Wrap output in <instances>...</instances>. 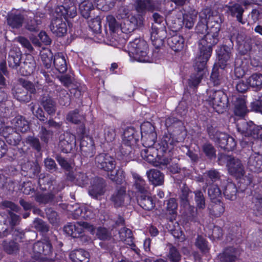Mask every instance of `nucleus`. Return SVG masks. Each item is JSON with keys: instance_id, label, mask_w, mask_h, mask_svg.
<instances>
[{"instance_id": "nucleus-1", "label": "nucleus", "mask_w": 262, "mask_h": 262, "mask_svg": "<svg viewBox=\"0 0 262 262\" xmlns=\"http://www.w3.org/2000/svg\"><path fill=\"white\" fill-rule=\"evenodd\" d=\"M214 21L216 22L215 24L209 26V31L200 40L199 44L200 53L196 58L206 61H208L212 54L213 47L216 45L219 40V34L223 20L219 16H216Z\"/></svg>"}, {"instance_id": "nucleus-2", "label": "nucleus", "mask_w": 262, "mask_h": 262, "mask_svg": "<svg viewBox=\"0 0 262 262\" xmlns=\"http://www.w3.org/2000/svg\"><path fill=\"white\" fill-rule=\"evenodd\" d=\"M155 24H152L150 31V39L156 49H158L163 45V39L166 37V30L164 24V18L158 13L152 15Z\"/></svg>"}, {"instance_id": "nucleus-3", "label": "nucleus", "mask_w": 262, "mask_h": 262, "mask_svg": "<svg viewBox=\"0 0 262 262\" xmlns=\"http://www.w3.org/2000/svg\"><path fill=\"white\" fill-rule=\"evenodd\" d=\"M208 133L211 140L226 150H232L236 145V142L233 137L225 133L218 132L213 127L208 128Z\"/></svg>"}, {"instance_id": "nucleus-4", "label": "nucleus", "mask_w": 262, "mask_h": 262, "mask_svg": "<svg viewBox=\"0 0 262 262\" xmlns=\"http://www.w3.org/2000/svg\"><path fill=\"white\" fill-rule=\"evenodd\" d=\"M38 183L41 190H49L54 195L64 188L63 182H58L54 177L48 174L41 173L39 176Z\"/></svg>"}, {"instance_id": "nucleus-5", "label": "nucleus", "mask_w": 262, "mask_h": 262, "mask_svg": "<svg viewBox=\"0 0 262 262\" xmlns=\"http://www.w3.org/2000/svg\"><path fill=\"white\" fill-rule=\"evenodd\" d=\"M129 52L134 59L138 61L145 62L148 60L147 57V44L141 39L136 38L128 45Z\"/></svg>"}, {"instance_id": "nucleus-6", "label": "nucleus", "mask_w": 262, "mask_h": 262, "mask_svg": "<svg viewBox=\"0 0 262 262\" xmlns=\"http://www.w3.org/2000/svg\"><path fill=\"white\" fill-rule=\"evenodd\" d=\"M207 95L206 101L216 112H223L227 107L228 98L222 91L210 90Z\"/></svg>"}, {"instance_id": "nucleus-7", "label": "nucleus", "mask_w": 262, "mask_h": 262, "mask_svg": "<svg viewBox=\"0 0 262 262\" xmlns=\"http://www.w3.org/2000/svg\"><path fill=\"white\" fill-rule=\"evenodd\" d=\"M207 62V61L200 58H195L193 64L195 72L192 74L188 79V85L190 87L195 88L201 82L205 74Z\"/></svg>"}, {"instance_id": "nucleus-8", "label": "nucleus", "mask_w": 262, "mask_h": 262, "mask_svg": "<svg viewBox=\"0 0 262 262\" xmlns=\"http://www.w3.org/2000/svg\"><path fill=\"white\" fill-rule=\"evenodd\" d=\"M131 200L129 194L126 192L124 186H117L112 194L110 201L115 208L127 205Z\"/></svg>"}, {"instance_id": "nucleus-9", "label": "nucleus", "mask_w": 262, "mask_h": 262, "mask_svg": "<svg viewBox=\"0 0 262 262\" xmlns=\"http://www.w3.org/2000/svg\"><path fill=\"white\" fill-rule=\"evenodd\" d=\"M90 225L87 222H80L76 224L69 223L64 227L65 233L73 238H81L86 239V236L83 235L84 229L89 228Z\"/></svg>"}, {"instance_id": "nucleus-10", "label": "nucleus", "mask_w": 262, "mask_h": 262, "mask_svg": "<svg viewBox=\"0 0 262 262\" xmlns=\"http://www.w3.org/2000/svg\"><path fill=\"white\" fill-rule=\"evenodd\" d=\"M95 163L99 169L109 172L115 169L116 161L115 159L106 153H101L95 158Z\"/></svg>"}, {"instance_id": "nucleus-11", "label": "nucleus", "mask_w": 262, "mask_h": 262, "mask_svg": "<svg viewBox=\"0 0 262 262\" xmlns=\"http://www.w3.org/2000/svg\"><path fill=\"white\" fill-rule=\"evenodd\" d=\"M142 139L146 146L154 145L157 139L155 127L149 122L143 123L141 125Z\"/></svg>"}, {"instance_id": "nucleus-12", "label": "nucleus", "mask_w": 262, "mask_h": 262, "mask_svg": "<svg viewBox=\"0 0 262 262\" xmlns=\"http://www.w3.org/2000/svg\"><path fill=\"white\" fill-rule=\"evenodd\" d=\"M70 2L69 5L64 4L62 5L57 6L55 9V12L58 16H62L65 19L73 18L77 14L76 7L74 4L75 2L80 3L83 0H69Z\"/></svg>"}, {"instance_id": "nucleus-13", "label": "nucleus", "mask_w": 262, "mask_h": 262, "mask_svg": "<svg viewBox=\"0 0 262 262\" xmlns=\"http://www.w3.org/2000/svg\"><path fill=\"white\" fill-rule=\"evenodd\" d=\"M144 17L132 16L130 17L123 19L121 23V31L128 34L133 32L137 27H141L143 24Z\"/></svg>"}, {"instance_id": "nucleus-14", "label": "nucleus", "mask_w": 262, "mask_h": 262, "mask_svg": "<svg viewBox=\"0 0 262 262\" xmlns=\"http://www.w3.org/2000/svg\"><path fill=\"white\" fill-rule=\"evenodd\" d=\"M134 7L138 13V16L143 17L147 11L152 12L159 9V6L152 0H136Z\"/></svg>"}, {"instance_id": "nucleus-15", "label": "nucleus", "mask_w": 262, "mask_h": 262, "mask_svg": "<svg viewBox=\"0 0 262 262\" xmlns=\"http://www.w3.org/2000/svg\"><path fill=\"white\" fill-rule=\"evenodd\" d=\"M165 126L169 134L176 137L180 135L185 130L183 123L180 120L173 117L165 120Z\"/></svg>"}, {"instance_id": "nucleus-16", "label": "nucleus", "mask_w": 262, "mask_h": 262, "mask_svg": "<svg viewBox=\"0 0 262 262\" xmlns=\"http://www.w3.org/2000/svg\"><path fill=\"white\" fill-rule=\"evenodd\" d=\"M237 128L239 132L245 136H253L257 137L260 130L258 126L254 124L252 122H247L245 120H242L237 123Z\"/></svg>"}, {"instance_id": "nucleus-17", "label": "nucleus", "mask_w": 262, "mask_h": 262, "mask_svg": "<svg viewBox=\"0 0 262 262\" xmlns=\"http://www.w3.org/2000/svg\"><path fill=\"white\" fill-rule=\"evenodd\" d=\"M106 186L105 181L103 178H95L89 190V193L94 199H99L104 194Z\"/></svg>"}, {"instance_id": "nucleus-18", "label": "nucleus", "mask_w": 262, "mask_h": 262, "mask_svg": "<svg viewBox=\"0 0 262 262\" xmlns=\"http://www.w3.org/2000/svg\"><path fill=\"white\" fill-rule=\"evenodd\" d=\"M75 145L76 137L74 135L66 132L60 136L59 147L63 152H70Z\"/></svg>"}, {"instance_id": "nucleus-19", "label": "nucleus", "mask_w": 262, "mask_h": 262, "mask_svg": "<svg viewBox=\"0 0 262 262\" xmlns=\"http://www.w3.org/2000/svg\"><path fill=\"white\" fill-rule=\"evenodd\" d=\"M178 142L176 137L171 134H165L160 143L157 146L159 148V151L163 154L167 152L170 154H173L174 147Z\"/></svg>"}, {"instance_id": "nucleus-20", "label": "nucleus", "mask_w": 262, "mask_h": 262, "mask_svg": "<svg viewBox=\"0 0 262 262\" xmlns=\"http://www.w3.org/2000/svg\"><path fill=\"white\" fill-rule=\"evenodd\" d=\"M221 158H223L227 161L228 170L231 174H244V166L238 159L226 155L221 156Z\"/></svg>"}, {"instance_id": "nucleus-21", "label": "nucleus", "mask_w": 262, "mask_h": 262, "mask_svg": "<svg viewBox=\"0 0 262 262\" xmlns=\"http://www.w3.org/2000/svg\"><path fill=\"white\" fill-rule=\"evenodd\" d=\"M232 47L224 45L220 48L217 52L218 66L221 69H224L227 65L229 64L232 57Z\"/></svg>"}, {"instance_id": "nucleus-22", "label": "nucleus", "mask_w": 262, "mask_h": 262, "mask_svg": "<svg viewBox=\"0 0 262 262\" xmlns=\"http://www.w3.org/2000/svg\"><path fill=\"white\" fill-rule=\"evenodd\" d=\"M247 4L246 1L242 0L239 3H234L227 6L228 8L227 12L232 17H236V20L242 25L247 23L246 20L243 19L242 17L244 12V9L242 6H246Z\"/></svg>"}, {"instance_id": "nucleus-23", "label": "nucleus", "mask_w": 262, "mask_h": 262, "mask_svg": "<svg viewBox=\"0 0 262 262\" xmlns=\"http://www.w3.org/2000/svg\"><path fill=\"white\" fill-rule=\"evenodd\" d=\"M24 20V16L19 12H10L6 16V24L12 29H19L21 28Z\"/></svg>"}, {"instance_id": "nucleus-24", "label": "nucleus", "mask_w": 262, "mask_h": 262, "mask_svg": "<svg viewBox=\"0 0 262 262\" xmlns=\"http://www.w3.org/2000/svg\"><path fill=\"white\" fill-rule=\"evenodd\" d=\"M50 29L53 34L58 37L63 36L67 32V24L61 17H57L53 19Z\"/></svg>"}, {"instance_id": "nucleus-25", "label": "nucleus", "mask_w": 262, "mask_h": 262, "mask_svg": "<svg viewBox=\"0 0 262 262\" xmlns=\"http://www.w3.org/2000/svg\"><path fill=\"white\" fill-rule=\"evenodd\" d=\"M238 256V251L232 247L226 248L220 253L215 262H235Z\"/></svg>"}, {"instance_id": "nucleus-26", "label": "nucleus", "mask_w": 262, "mask_h": 262, "mask_svg": "<svg viewBox=\"0 0 262 262\" xmlns=\"http://www.w3.org/2000/svg\"><path fill=\"white\" fill-rule=\"evenodd\" d=\"M182 215L188 221L196 222L199 221L198 208L190 203L180 206Z\"/></svg>"}, {"instance_id": "nucleus-27", "label": "nucleus", "mask_w": 262, "mask_h": 262, "mask_svg": "<svg viewBox=\"0 0 262 262\" xmlns=\"http://www.w3.org/2000/svg\"><path fill=\"white\" fill-rule=\"evenodd\" d=\"M247 167L252 172L262 171V154L255 152L251 155L248 159Z\"/></svg>"}, {"instance_id": "nucleus-28", "label": "nucleus", "mask_w": 262, "mask_h": 262, "mask_svg": "<svg viewBox=\"0 0 262 262\" xmlns=\"http://www.w3.org/2000/svg\"><path fill=\"white\" fill-rule=\"evenodd\" d=\"M81 155L85 157H92L95 154V147L93 141L89 137L81 139L80 142Z\"/></svg>"}, {"instance_id": "nucleus-29", "label": "nucleus", "mask_w": 262, "mask_h": 262, "mask_svg": "<svg viewBox=\"0 0 262 262\" xmlns=\"http://www.w3.org/2000/svg\"><path fill=\"white\" fill-rule=\"evenodd\" d=\"M21 57V52L18 48H11L9 52L7 59L9 66L12 69H16L20 65Z\"/></svg>"}, {"instance_id": "nucleus-30", "label": "nucleus", "mask_w": 262, "mask_h": 262, "mask_svg": "<svg viewBox=\"0 0 262 262\" xmlns=\"http://www.w3.org/2000/svg\"><path fill=\"white\" fill-rule=\"evenodd\" d=\"M152 146H147V148L142 150L141 156L143 159L154 165L155 161H156L157 157L159 156L158 154L162 153L159 151V148L157 146L156 147Z\"/></svg>"}, {"instance_id": "nucleus-31", "label": "nucleus", "mask_w": 262, "mask_h": 262, "mask_svg": "<svg viewBox=\"0 0 262 262\" xmlns=\"http://www.w3.org/2000/svg\"><path fill=\"white\" fill-rule=\"evenodd\" d=\"M132 176L134 179L133 188L136 192L141 194L148 193L149 186L143 178L136 173H133Z\"/></svg>"}, {"instance_id": "nucleus-32", "label": "nucleus", "mask_w": 262, "mask_h": 262, "mask_svg": "<svg viewBox=\"0 0 262 262\" xmlns=\"http://www.w3.org/2000/svg\"><path fill=\"white\" fill-rule=\"evenodd\" d=\"M40 104L49 115H53L56 110V102L49 95H43L40 98Z\"/></svg>"}, {"instance_id": "nucleus-33", "label": "nucleus", "mask_w": 262, "mask_h": 262, "mask_svg": "<svg viewBox=\"0 0 262 262\" xmlns=\"http://www.w3.org/2000/svg\"><path fill=\"white\" fill-rule=\"evenodd\" d=\"M167 21L172 29L179 30L184 25L183 13L181 11L176 12L168 17Z\"/></svg>"}, {"instance_id": "nucleus-34", "label": "nucleus", "mask_w": 262, "mask_h": 262, "mask_svg": "<svg viewBox=\"0 0 262 262\" xmlns=\"http://www.w3.org/2000/svg\"><path fill=\"white\" fill-rule=\"evenodd\" d=\"M12 124L16 130L22 133H27L30 130V125L28 121L23 116H17L12 119Z\"/></svg>"}, {"instance_id": "nucleus-35", "label": "nucleus", "mask_w": 262, "mask_h": 262, "mask_svg": "<svg viewBox=\"0 0 262 262\" xmlns=\"http://www.w3.org/2000/svg\"><path fill=\"white\" fill-rule=\"evenodd\" d=\"M106 20L108 23L110 31L112 32V39L111 41L114 46L117 45L115 41H117L116 34L121 31V23L117 21L113 15H108L106 17Z\"/></svg>"}, {"instance_id": "nucleus-36", "label": "nucleus", "mask_w": 262, "mask_h": 262, "mask_svg": "<svg viewBox=\"0 0 262 262\" xmlns=\"http://www.w3.org/2000/svg\"><path fill=\"white\" fill-rule=\"evenodd\" d=\"M67 179L77 185L83 187L89 182V178L85 173L77 172L75 173L69 172L67 175Z\"/></svg>"}, {"instance_id": "nucleus-37", "label": "nucleus", "mask_w": 262, "mask_h": 262, "mask_svg": "<svg viewBox=\"0 0 262 262\" xmlns=\"http://www.w3.org/2000/svg\"><path fill=\"white\" fill-rule=\"evenodd\" d=\"M148 180L155 186L161 185L164 181V175L158 170L152 169L147 171Z\"/></svg>"}, {"instance_id": "nucleus-38", "label": "nucleus", "mask_w": 262, "mask_h": 262, "mask_svg": "<svg viewBox=\"0 0 262 262\" xmlns=\"http://www.w3.org/2000/svg\"><path fill=\"white\" fill-rule=\"evenodd\" d=\"M137 202L140 206L145 210H151L155 206V203L153 199L148 193L138 195L137 196Z\"/></svg>"}, {"instance_id": "nucleus-39", "label": "nucleus", "mask_w": 262, "mask_h": 262, "mask_svg": "<svg viewBox=\"0 0 262 262\" xmlns=\"http://www.w3.org/2000/svg\"><path fill=\"white\" fill-rule=\"evenodd\" d=\"M90 256L89 253L82 249L73 250L70 254V258L73 262H89Z\"/></svg>"}, {"instance_id": "nucleus-40", "label": "nucleus", "mask_w": 262, "mask_h": 262, "mask_svg": "<svg viewBox=\"0 0 262 262\" xmlns=\"http://www.w3.org/2000/svg\"><path fill=\"white\" fill-rule=\"evenodd\" d=\"M184 42V37L179 35H173L167 40L168 45L175 52H179L183 49Z\"/></svg>"}, {"instance_id": "nucleus-41", "label": "nucleus", "mask_w": 262, "mask_h": 262, "mask_svg": "<svg viewBox=\"0 0 262 262\" xmlns=\"http://www.w3.org/2000/svg\"><path fill=\"white\" fill-rule=\"evenodd\" d=\"M2 247L3 250L9 255H16L20 250L19 244L14 240H4L2 243Z\"/></svg>"}, {"instance_id": "nucleus-42", "label": "nucleus", "mask_w": 262, "mask_h": 262, "mask_svg": "<svg viewBox=\"0 0 262 262\" xmlns=\"http://www.w3.org/2000/svg\"><path fill=\"white\" fill-rule=\"evenodd\" d=\"M219 16L222 20L221 16L213 12L212 10L208 7L203 9L199 13L200 19L208 21L210 26L211 25L215 24L214 18Z\"/></svg>"}, {"instance_id": "nucleus-43", "label": "nucleus", "mask_w": 262, "mask_h": 262, "mask_svg": "<svg viewBox=\"0 0 262 262\" xmlns=\"http://www.w3.org/2000/svg\"><path fill=\"white\" fill-rule=\"evenodd\" d=\"M119 235L120 240L125 244L132 247H135L131 230L126 227H123L119 231Z\"/></svg>"}, {"instance_id": "nucleus-44", "label": "nucleus", "mask_w": 262, "mask_h": 262, "mask_svg": "<svg viewBox=\"0 0 262 262\" xmlns=\"http://www.w3.org/2000/svg\"><path fill=\"white\" fill-rule=\"evenodd\" d=\"M234 105V113L237 116H243L247 112L245 99L242 97H235L233 99Z\"/></svg>"}, {"instance_id": "nucleus-45", "label": "nucleus", "mask_w": 262, "mask_h": 262, "mask_svg": "<svg viewBox=\"0 0 262 262\" xmlns=\"http://www.w3.org/2000/svg\"><path fill=\"white\" fill-rule=\"evenodd\" d=\"M158 155L159 156L157 157L154 165L159 167L162 169L165 168L171 161L173 154L171 153L170 154L167 152H164L163 154Z\"/></svg>"}, {"instance_id": "nucleus-46", "label": "nucleus", "mask_w": 262, "mask_h": 262, "mask_svg": "<svg viewBox=\"0 0 262 262\" xmlns=\"http://www.w3.org/2000/svg\"><path fill=\"white\" fill-rule=\"evenodd\" d=\"M208 209L210 214L214 217L221 216L225 211L224 204L220 200L212 202Z\"/></svg>"}, {"instance_id": "nucleus-47", "label": "nucleus", "mask_w": 262, "mask_h": 262, "mask_svg": "<svg viewBox=\"0 0 262 262\" xmlns=\"http://www.w3.org/2000/svg\"><path fill=\"white\" fill-rule=\"evenodd\" d=\"M12 94L15 98L21 102H28L32 99V96L28 93L27 91L18 87L13 91Z\"/></svg>"}, {"instance_id": "nucleus-48", "label": "nucleus", "mask_w": 262, "mask_h": 262, "mask_svg": "<svg viewBox=\"0 0 262 262\" xmlns=\"http://www.w3.org/2000/svg\"><path fill=\"white\" fill-rule=\"evenodd\" d=\"M53 64L56 69L60 73H64L67 70L65 57L61 53H58L54 56Z\"/></svg>"}, {"instance_id": "nucleus-49", "label": "nucleus", "mask_w": 262, "mask_h": 262, "mask_svg": "<svg viewBox=\"0 0 262 262\" xmlns=\"http://www.w3.org/2000/svg\"><path fill=\"white\" fill-rule=\"evenodd\" d=\"M198 12L195 10H191L183 14L184 25L186 28L191 29L193 28L197 18Z\"/></svg>"}, {"instance_id": "nucleus-50", "label": "nucleus", "mask_w": 262, "mask_h": 262, "mask_svg": "<svg viewBox=\"0 0 262 262\" xmlns=\"http://www.w3.org/2000/svg\"><path fill=\"white\" fill-rule=\"evenodd\" d=\"M79 9L81 15L85 18L91 17V12L94 9L92 3L89 0H83L79 3Z\"/></svg>"}, {"instance_id": "nucleus-51", "label": "nucleus", "mask_w": 262, "mask_h": 262, "mask_svg": "<svg viewBox=\"0 0 262 262\" xmlns=\"http://www.w3.org/2000/svg\"><path fill=\"white\" fill-rule=\"evenodd\" d=\"M108 173V178L117 184H122L125 181V172L122 169H118L116 171H110Z\"/></svg>"}, {"instance_id": "nucleus-52", "label": "nucleus", "mask_w": 262, "mask_h": 262, "mask_svg": "<svg viewBox=\"0 0 262 262\" xmlns=\"http://www.w3.org/2000/svg\"><path fill=\"white\" fill-rule=\"evenodd\" d=\"M135 130L134 127H128L124 131L122 142L125 144L134 145L136 143L137 138L135 136Z\"/></svg>"}, {"instance_id": "nucleus-53", "label": "nucleus", "mask_w": 262, "mask_h": 262, "mask_svg": "<svg viewBox=\"0 0 262 262\" xmlns=\"http://www.w3.org/2000/svg\"><path fill=\"white\" fill-rule=\"evenodd\" d=\"M24 170L26 171L27 174L30 177H34L40 171V167L38 163L33 162H28L23 166Z\"/></svg>"}, {"instance_id": "nucleus-54", "label": "nucleus", "mask_w": 262, "mask_h": 262, "mask_svg": "<svg viewBox=\"0 0 262 262\" xmlns=\"http://www.w3.org/2000/svg\"><path fill=\"white\" fill-rule=\"evenodd\" d=\"M237 190L235 185L232 183H228L223 191V194L226 199L233 201L236 199Z\"/></svg>"}, {"instance_id": "nucleus-55", "label": "nucleus", "mask_w": 262, "mask_h": 262, "mask_svg": "<svg viewBox=\"0 0 262 262\" xmlns=\"http://www.w3.org/2000/svg\"><path fill=\"white\" fill-rule=\"evenodd\" d=\"M20 73L23 75H28L31 74L35 68V62L34 60H25L22 64L20 63Z\"/></svg>"}, {"instance_id": "nucleus-56", "label": "nucleus", "mask_w": 262, "mask_h": 262, "mask_svg": "<svg viewBox=\"0 0 262 262\" xmlns=\"http://www.w3.org/2000/svg\"><path fill=\"white\" fill-rule=\"evenodd\" d=\"M248 82L252 88L256 90H259L262 88V74L259 73L253 74L248 79Z\"/></svg>"}, {"instance_id": "nucleus-57", "label": "nucleus", "mask_w": 262, "mask_h": 262, "mask_svg": "<svg viewBox=\"0 0 262 262\" xmlns=\"http://www.w3.org/2000/svg\"><path fill=\"white\" fill-rule=\"evenodd\" d=\"M32 227L42 234L49 231L50 226L42 219L35 218L32 223Z\"/></svg>"}, {"instance_id": "nucleus-58", "label": "nucleus", "mask_w": 262, "mask_h": 262, "mask_svg": "<svg viewBox=\"0 0 262 262\" xmlns=\"http://www.w3.org/2000/svg\"><path fill=\"white\" fill-rule=\"evenodd\" d=\"M54 199V194L51 192L43 193L37 192L35 195V200L39 204H47L52 203Z\"/></svg>"}, {"instance_id": "nucleus-59", "label": "nucleus", "mask_w": 262, "mask_h": 262, "mask_svg": "<svg viewBox=\"0 0 262 262\" xmlns=\"http://www.w3.org/2000/svg\"><path fill=\"white\" fill-rule=\"evenodd\" d=\"M66 119L72 123L78 124L84 119V116L82 114H80L78 109H75L70 111L67 114Z\"/></svg>"}, {"instance_id": "nucleus-60", "label": "nucleus", "mask_w": 262, "mask_h": 262, "mask_svg": "<svg viewBox=\"0 0 262 262\" xmlns=\"http://www.w3.org/2000/svg\"><path fill=\"white\" fill-rule=\"evenodd\" d=\"M25 142L37 152L41 150L42 147L39 139L34 135L28 136L25 138Z\"/></svg>"}, {"instance_id": "nucleus-61", "label": "nucleus", "mask_w": 262, "mask_h": 262, "mask_svg": "<svg viewBox=\"0 0 262 262\" xmlns=\"http://www.w3.org/2000/svg\"><path fill=\"white\" fill-rule=\"evenodd\" d=\"M194 194V201L196 207L199 209H203L205 208V198L203 192L200 190H196L193 192Z\"/></svg>"}, {"instance_id": "nucleus-62", "label": "nucleus", "mask_w": 262, "mask_h": 262, "mask_svg": "<svg viewBox=\"0 0 262 262\" xmlns=\"http://www.w3.org/2000/svg\"><path fill=\"white\" fill-rule=\"evenodd\" d=\"M221 191L216 185H210L208 189V195L211 202L219 200L221 196Z\"/></svg>"}, {"instance_id": "nucleus-63", "label": "nucleus", "mask_w": 262, "mask_h": 262, "mask_svg": "<svg viewBox=\"0 0 262 262\" xmlns=\"http://www.w3.org/2000/svg\"><path fill=\"white\" fill-rule=\"evenodd\" d=\"M206 175V184H208L210 183H214L219 181L221 179L220 173L215 169H211L205 172Z\"/></svg>"}, {"instance_id": "nucleus-64", "label": "nucleus", "mask_w": 262, "mask_h": 262, "mask_svg": "<svg viewBox=\"0 0 262 262\" xmlns=\"http://www.w3.org/2000/svg\"><path fill=\"white\" fill-rule=\"evenodd\" d=\"M252 203L254 204L253 210L255 212L256 215L262 214V196L259 195H254L252 199Z\"/></svg>"}]
</instances>
